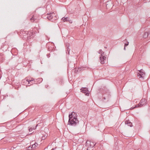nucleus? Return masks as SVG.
<instances>
[{
    "label": "nucleus",
    "mask_w": 150,
    "mask_h": 150,
    "mask_svg": "<svg viewBox=\"0 0 150 150\" xmlns=\"http://www.w3.org/2000/svg\"><path fill=\"white\" fill-rule=\"evenodd\" d=\"M69 124L73 126H75L79 124V121L77 118L76 114L73 112L69 115Z\"/></svg>",
    "instance_id": "f257e3e1"
},
{
    "label": "nucleus",
    "mask_w": 150,
    "mask_h": 150,
    "mask_svg": "<svg viewBox=\"0 0 150 150\" xmlns=\"http://www.w3.org/2000/svg\"><path fill=\"white\" fill-rule=\"evenodd\" d=\"M47 18L49 20L52 21H53L57 19V17L56 15H55L54 13H50L47 14Z\"/></svg>",
    "instance_id": "f03ea898"
},
{
    "label": "nucleus",
    "mask_w": 150,
    "mask_h": 150,
    "mask_svg": "<svg viewBox=\"0 0 150 150\" xmlns=\"http://www.w3.org/2000/svg\"><path fill=\"white\" fill-rule=\"evenodd\" d=\"M20 33L21 35H22L23 36L26 37L27 36V38H28L29 37V34L30 35L31 34H32V33L30 32H28V31H21L20 32Z\"/></svg>",
    "instance_id": "7ed1b4c3"
},
{
    "label": "nucleus",
    "mask_w": 150,
    "mask_h": 150,
    "mask_svg": "<svg viewBox=\"0 0 150 150\" xmlns=\"http://www.w3.org/2000/svg\"><path fill=\"white\" fill-rule=\"evenodd\" d=\"M81 91L83 93H85V95L87 96H89V93L87 90V88H82L81 89Z\"/></svg>",
    "instance_id": "20e7f679"
},
{
    "label": "nucleus",
    "mask_w": 150,
    "mask_h": 150,
    "mask_svg": "<svg viewBox=\"0 0 150 150\" xmlns=\"http://www.w3.org/2000/svg\"><path fill=\"white\" fill-rule=\"evenodd\" d=\"M146 101L144 99H142L139 103V105H140V107H141L146 105Z\"/></svg>",
    "instance_id": "39448f33"
},
{
    "label": "nucleus",
    "mask_w": 150,
    "mask_h": 150,
    "mask_svg": "<svg viewBox=\"0 0 150 150\" xmlns=\"http://www.w3.org/2000/svg\"><path fill=\"white\" fill-rule=\"evenodd\" d=\"M110 95L109 94L107 93L105 95H103V99L102 100L103 101H104V100H106L107 101H108L109 100V98L110 97Z\"/></svg>",
    "instance_id": "423d86ee"
},
{
    "label": "nucleus",
    "mask_w": 150,
    "mask_h": 150,
    "mask_svg": "<svg viewBox=\"0 0 150 150\" xmlns=\"http://www.w3.org/2000/svg\"><path fill=\"white\" fill-rule=\"evenodd\" d=\"M138 76H140L139 78H143L145 75L144 72L142 71V70L141 69L139 71V72L138 74Z\"/></svg>",
    "instance_id": "0eeeda50"
},
{
    "label": "nucleus",
    "mask_w": 150,
    "mask_h": 150,
    "mask_svg": "<svg viewBox=\"0 0 150 150\" xmlns=\"http://www.w3.org/2000/svg\"><path fill=\"white\" fill-rule=\"evenodd\" d=\"M106 57L104 56L103 55L102 56H100V63L101 64H103L105 62L104 61L106 59Z\"/></svg>",
    "instance_id": "6e6552de"
},
{
    "label": "nucleus",
    "mask_w": 150,
    "mask_h": 150,
    "mask_svg": "<svg viewBox=\"0 0 150 150\" xmlns=\"http://www.w3.org/2000/svg\"><path fill=\"white\" fill-rule=\"evenodd\" d=\"M43 79L42 78H38L35 79V84L40 83L42 81Z\"/></svg>",
    "instance_id": "1a4fd4ad"
},
{
    "label": "nucleus",
    "mask_w": 150,
    "mask_h": 150,
    "mask_svg": "<svg viewBox=\"0 0 150 150\" xmlns=\"http://www.w3.org/2000/svg\"><path fill=\"white\" fill-rule=\"evenodd\" d=\"M125 124L130 127H132L133 126L132 123L130 122L129 120H126L125 121Z\"/></svg>",
    "instance_id": "9d476101"
},
{
    "label": "nucleus",
    "mask_w": 150,
    "mask_h": 150,
    "mask_svg": "<svg viewBox=\"0 0 150 150\" xmlns=\"http://www.w3.org/2000/svg\"><path fill=\"white\" fill-rule=\"evenodd\" d=\"M29 79H24L23 80L21 81L22 84L23 85H25L28 82V83Z\"/></svg>",
    "instance_id": "9b49d317"
},
{
    "label": "nucleus",
    "mask_w": 150,
    "mask_h": 150,
    "mask_svg": "<svg viewBox=\"0 0 150 150\" xmlns=\"http://www.w3.org/2000/svg\"><path fill=\"white\" fill-rule=\"evenodd\" d=\"M30 144L31 146H32L33 149H35L36 148V147L38 145V144L36 142L34 144H33L32 143H30Z\"/></svg>",
    "instance_id": "f8f14e48"
},
{
    "label": "nucleus",
    "mask_w": 150,
    "mask_h": 150,
    "mask_svg": "<svg viewBox=\"0 0 150 150\" xmlns=\"http://www.w3.org/2000/svg\"><path fill=\"white\" fill-rule=\"evenodd\" d=\"M150 33H147V32H145L143 35V37L144 38H146L149 35H150Z\"/></svg>",
    "instance_id": "ddd939ff"
},
{
    "label": "nucleus",
    "mask_w": 150,
    "mask_h": 150,
    "mask_svg": "<svg viewBox=\"0 0 150 150\" xmlns=\"http://www.w3.org/2000/svg\"><path fill=\"white\" fill-rule=\"evenodd\" d=\"M91 143V141H89L88 140L86 142V146L88 147H90V145Z\"/></svg>",
    "instance_id": "4468645a"
},
{
    "label": "nucleus",
    "mask_w": 150,
    "mask_h": 150,
    "mask_svg": "<svg viewBox=\"0 0 150 150\" xmlns=\"http://www.w3.org/2000/svg\"><path fill=\"white\" fill-rule=\"evenodd\" d=\"M96 143L94 144V142L91 141V143L90 145V147L92 148L95 146Z\"/></svg>",
    "instance_id": "2eb2a0df"
},
{
    "label": "nucleus",
    "mask_w": 150,
    "mask_h": 150,
    "mask_svg": "<svg viewBox=\"0 0 150 150\" xmlns=\"http://www.w3.org/2000/svg\"><path fill=\"white\" fill-rule=\"evenodd\" d=\"M98 53L100 54V56H102L104 55V52H103L102 50H99Z\"/></svg>",
    "instance_id": "dca6fc26"
},
{
    "label": "nucleus",
    "mask_w": 150,
    "mask_h": 150,
    "mask_svg": "<svg viewBox=\"0 0 150 150\" xmlns=\"http://www.w3.org/2000/svg\"><path fill=\"white\" fill-rule=\"evenodd\" d=\"M62 19L63 21L64 22H65L66 21H69V18L68 17L64 18L63 17L62 18Z\"/></svg>",
    "instance_id": "f3484780"
},
{
    "label": "nucleus",
    "mask_w": 150,
    "mask_h": 150,
    "mask_svg": "<svg viewBox=\"0 0 150 150\" xmlns=\"http://www.w3.org/2000/svg\"><path fill=\"white\" fill-rule=\"evenodd\" d=\"M36 79H34L33 78H31V80H29V81H28V84L30 83V82L32 83L33 84V83L32 81H34V83H35V80Z\"/></svg>",
    "instance_id": "a211bd4d"
},
{
    "label": "nucleus",
    "mask_w": 150,
    "mask_h": 150,
    "mask_svg": "<svg viewBox=\"0 0 150 150\" xmlns=\"http://www.w3.org/2000/svg\"><path fill=\"white\" fill-rule=\"evenodd\" d=\"M38 124H37L36 126L35 127H34L33 128H30L29 129V131L30 132H31V131H32L33 130H34V129H36V127H37V126H38Z\"/></svg>",
    "instance_id": "6ab92c4d"
},
{
    "label": "nucleus",
    "mask_w": 150,
    "mask_h": 150,
    "mask_svg": "<svg viewBox=\"0 0 150 150\" xmlns=\"http://www.w3.org/2000/svg\"><path fill=\"white\" fill-rule=\"evenodd\" d=\"M67 52H68V54L69 55V52L70 50V49L69 48V44L68 45H67Z\"/></svg>",
    "instance_id": "aec40b11"
},
{
    "label": "nucleus",
    "mask_w": 150,
    "mask_h": 150,
    "mask_svg": "<svg viewBox=\"0 0 150 150\" xmlns=\"http://www.w3.org/2000/svg\"><path fill=\"white\" fill-rule=\"evenodd\" d=\"M33 149V148H32V146H30L28 147V150H32Z\"/></svg>",
    "instance_id": "412c9836"
},
{
    "label": "nucleus",
    "mask_w": 150,
    "mask_h": 150,
    "mask_svg": "<svg viewBox=\"0 0 150 150\" xmlns=\"http://www.w3.org/2000/svg\"><path fill=\"white\" fill-rule=\"evenodd\" d=\"M83 68L82 67H80L78 69V70H77V72L80 71L81 70H83Z\"/></svg>",
    "instance_id": "4be33fe9"
},
{
    "label": "nucleus",
    "mask_w": 150,
    "mask_h": 150,
    "mask_svg": "<svg viewBox=\"0 0 150 150\" xmlns=\"http://www.w3.org/2000/svg\"><path fill=\"white\" fill-rule=\"evenodd\" d=\"M138 107H140V105H139V103L138 104L136 105L134 107L135 108Z\"/></svg>",
    "instance_id": "5701e85b"
},
{
    "label": "nucleus",
    "mask_w": 150,
    "mask_h": 150,
    "mask_svg": "<svg viewBox=\"0 0 150 150\" xmlns=\"http://www.w3.org/2000/svg\"><path fill=\"white\" fill-rule=\"evenodd\" d=\"M129 42H127V43H125V45L124 46H127L129 45Z\"/></svg>",
    "instance_id": "b1692460"
},
{
    "label": "nucleus",
    "mask_w": 150,
    "mask_h": 150,
    "mask_svg": "<svg viewBox=\"0 0 150 150\" xmlns=\"http://www.w3.org/2000/svg\"><path fill=\"white\" fill-rule=\"evenodd\" d=\"M2 55H0V60H2L3 59H2Z\"/></svg>",
    "instance_id": "393cba45"
},
{
    "label": "nucleus",
    "mask_w": 150,
    "mask_h": 150,
    "mask_svg": "<svg viewBox=\"0 0 150 150\" xmlns=\"http://www.w3.org/2000/svg\"><path fill=\"white\" fill-rule=\"evenodd\" d=\"M34 19H35V18H34V17H33L32 18H31L30 20H33L34 21Z\"/></svg>",
    "instance_id": "a878e982"
},
{
    "label": "nucleus",
    "mask_w": 150,
    "mask_h": 150,
    "mask_svg": "<svg viewBox=\"0 0 150 150\" xmlns=\"http://www.w3.org/2000/svg\"><path fill=\"white\" fill-rule=\"evenodd\" d=\"M135 108H134V107H132L130 109V110H132V109H134Z\"/></svg>",
    "instance_id": "bb28decb"
},
{
    "label": "nucleus",
    "mask_w": 150,
    "mask_h": 150,
    "mask_svg": "<svg viewBox=\"0 0 150 150\" xmlns=\"http://www.w3.org/2000/svg\"><path fill=\"white\" fill-rule=\"evenodd\" d=\"M125 47H126V46H124V50H126Z\"/></svg>",
    "instance_id": "cd10ccee"
},
{
    "label": "nucleus",
    "mask_w": 150,
    "mask_h": 150,
    "mask_svg": "<svg viewBox=\"0 0 150 150\" xmlns=\"http://www.w3.org/2000/svg\"><path fill=\"white\" fill-rule=\"evenodd\" d=\"M55 148H53L51 150H54Z\"/></svg>",
    "instance_id": "c85d7f7f"
},
{
    "label": "nucleus",
    "mask_w": 150,
    "mask_h": 150,
    "mask_svg": "<svg viewBox=\"0 0 150 150\" xmlns=\"http://www.w3.org/2000/svg\"><path fill=\"white\" fill-rule=\"evenodd\" d=\"M105 48H107V47H105Z\"/></svg>",
    "instance_id": "c756f323"
},
{
    "label": "nucleus",
    "mask_w": 150,
    "mask_h": 150,
    "mask_svg": "<svg viewBox=\"0 0 150 150\" xmlns=\"http://www.w3.org/2000/svg\"><path fill=\"white\" fill-rule=\"evenodd\" d=\"M87 150H88V149H87Z\"/></svg>",
    "instance_id": "7c9ffc66"
},
{
    "label": "nucleus",
    "mask_w": 150,
    "mask_h": 150,
    "mask_svg": "<svg viewBox=\"0 0 150 150\" xmlns=\"http://www.w3.org/2000/svg\"><path fill=\"white\" fill-rule=\"evenodd\" d=\"M32 134V133H30L29 134Z\"/></svg>",
    "instance_id": "2f4dec72"
}]
</instances>
